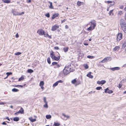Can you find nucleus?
Wrapping results in <instances>:
<instances>
[{"instance_id": "nucleus-1", "label": "nucleus", "mask_w": 126, "mask_h": 126, "mask_svg": "<svg viewBox=\"0 0 126 126\" xmlns=\"http://www.w3.org/2000/svg\"><path fill=\"white\" fill-rule=\"evenodd\" d=\"M12 12L13 14V15L15 16L21 15L24 14V12H22L21 13H19L15 9H12Z\"/></svg>"}, {"instance_id": "nucleus-2", "label": "nucleus", "mask_w": 126, "mask_h": 126, "mask_svg": "<svg viewBox=\"0 0 126 126\" xmlns=\"http://www.w3.org/2000/svg\"><path fill=\"white\" fill-rule=\"evenodd\" d=\"M90 23H91L90 25V26L93 29H94L96 26L95 22L94 20H93L91 21Z\"/></svg>"}, {"instance_id": "nucleus-3", "label": "nucleus", "mask_w": 126, "mask_h": 126, "mask_svg": "<svg viewBox=\"0 0 126 126\" xmlns=\"http://www.w3.org/2000/svg\"><path fill=\"white\" fill-rule=\"evenodd\" d=\"M111 59V58L110 57H108L106 58H105L103 59L101 62L102 63H104L105 62H107L108 61L110 60Z\"/></svg>"}, {"instance_id": "nucleus-4", "label": "nucleus", "mask_w": 126, "mask_h": 126, "mask_svg": "<svg viewBox=\"0 0 126 126\" xmlns=\"http://www.w3.org/2000/svg\"><path fill=\"white\" fill-rule=\"evenodd\" d=\"M120 24L121 27L126 25V24L125 20L123 19H121L120 21Z\"/></svg>"}, {"instance_id": "nucleus-5", "label": "nucleus", "mask_w": 126, "mask_h": 126, "mask_svg": "<svg viewBox=\"0 0 126 126\" xmlns=\"http://www.w3.org/2000/svg\"><path fill=\"white\" fill-rule=\"evenodd\" d=\"M44 32V31L41 29L38 30L37 32V33L40 35H43Z\"/></svg>"}, {"instance_id": "nucleus-6", "label": "nucleus", "mask_w": 126, "mask_h": 126, "mask_svg": "<svg viewBox=\"0 0 126 126\" xmlns=\"http://www.w3.org/2000/svg\"><path fill=\"white\" fill-rule=\"evenodd\" d=\"M24 113V110L23 108L21 107L20 108V110H19L18 111L16 112L15 113V115H18L19 113L23 114Z\"/></svg>"}, {"instance_id": "nucleus-7", "label": "nucleus", "mask_w": 126, "mask_h": 126, "mask_svg": "<svg viewBox=\"0 0 126 126\" xmlns=\"http://www.w3.org/2000/svg\"><path fill=\"white\" fill-rule=\"evenodd\" d=\"M78 55L79 57L81 59L84 56V54L82 52V51L80 50L78 51Z\"/></svg>"}, {"instance_id": "nucleus-8", "label": "nucleus", "mask_w": 126, "mask_h": 126, "mask_svg": "<svg viewBox=\"0 0 126 126\" xmlns=\"http://www.w3.org/2000/svg\"><path fill=\"white\" fill-rule=\"evenodd\" d=\"M122 34L121 33H119L118 34L117 36V40L119 41L122 38Z\"/></svg>"}, {"instance_id": "nucleus-9", "label": "nucleus", "mask_w": 126, "mask_h": 126, "mask_svg": "<svg viewBox=\"0 0 126 126\" xmlns=\"http://www.w3.org/2000/svg\"><path fill=\"white\" fill-rule=\"evenodd\" d=\"M104 92L109 94H111L113 93V91H112L109 90L108 88H107L106 89H105Z\"/></svg>"}, {"instance_id": "nucleus-10", "label": "nucleus", "mask_w": 126, "mask_h": 126, "mask_svg": "<svg viewBox=\"0 0 126 126\" xmlns=\"http://www.w3.org/2000/svg\"><path fill=\"white\" fill-rule=\"evenodd\" d=\"M59 28V26L57 25H55L53 26L51 29L52 31H54Z\"/></svg>"}, {"instance_id": "nucleus-11", "label": "nucleus", "mask_w": 126, "mask_h": 126, "mask_svg": "<svg viewBox=\"0 0 126 126\" xmlns=\"http://www.w3.org/2000/svg\"><path fill=\"white\" fill-rule=\"evenodd\" d=\"M106 82V81L105 80H103L101 81H97V83L99 84H102V85L105 84Z\"/></svg>"}, {"instance_id": "nucleus-12", "label": "nucleus", "mask_w": 126, "mask_h": 126, "mask_svg": "<svg viewBox=\"0 0 126 126\" xmlns=\"http://www.w3.org/2000/svg\"><path fill=\"white\" fill-rule=\"evenodd\" d=\"M70 67V65H68L67 66H66L65 67V68L66 69V70L69 72V73L71 72L72 71Z\"/></svg>"}, {"instance_id": "nucleus-13", "label": "nucleus", "mask_w": 126, "mask_h": 126, "mask_svg": "<svg viewBox=\"0 0 126 126\" xmlns=\"http://www.w3.org/2000/svg\"><path fill=\"white\" fill-rule=\"evenodd\" d=\"M44 85V83L43 81H41L40 82L39 85L41 87V88L43 90L44 89V87H43Z\"/></svg>"}, {"instance_id": "nucleus-14", "label": "nucleus", "mask_w": 126, "mask_h": 126, "mask_svg": "<svg viewBox=\"0 0 126 126\" xmlns=\"http://www.w3.org/2000/svg\"><path fill=\"white\" fill-rule=\"evenodd\" d=\"M120 68L119 67H115L114 68H110V69L112 71L119 70Z\"/></svg>"}, {"instance_id": "nucleus-15", "label": "nucleus", "mask_w": 126, "mask_h": 126, "mask_svg": "<svg viewBox=\"0 0 126 126\" xmlns=\"http://www.w3.org/2000/svg\"><path fill=\"white\" fill-rule=\"evenodd\" d=\"M59 15V14L58 13H55L54 15H53L52 17V19H54V18L58 16Z\"/></svg>"}, {"instance_id": "nucleus-16", "label": "nucleus", "mask_w": 126, "mask_h": 126, "mask_svg": "<svg viewBox=\"0 0 126 126\" xmlns=\"http://www.w3.org/2000/svg\"><path fill=\"white\" fill-rule=\"evenodd\" d=\"M63 73L65 75H66L69 73V72L67 71L65 68L63 70Z\"/></svg>"}, {"instance_id": "nucleus-17", "label": "nucleus", "mask_w": 126, "mask_h": 126, "mask_svg": "<svg viewBox=\"0 0 126 126\" xmlns=\"http://www.w3.org/2000/svg\"><path fill=\"white\" fill-rule=\"evenodd\" d=\"M29 119L32 122H34L36 121V119H33L32 117L29 118Z\"/></svg>"}, {"instance_id": "nucleus-18", "label": "nucleus", "mask_w": 126, "mask_h": 126, "mask_svg": "<svg viewBox=\"0 0 126 126\" xmlns=\"http://www.w3.org/2000/svg\"><path fill=\"white\" fill-rule=\"evenodd\" d=\"M120 48V47L119 46H116L113 49V51H118L119 49Z\"/></svg>"}, {"instance_id": "nucleus-19", "label": "nucleus", "mask_w": 126, "mask_h": 126, "mask_svg": "<svg viewBox=\"0 0 126 126\" xmlns=\"http://www.w3.org/2000/svg\"><path fill=\"white\" fill-rule=\"evenodd\" d=\"M43 35H44V37H48L49 38H50V39H51V36L49 35L47 33H45V32L44 33Z\"/></svg>"}, {"instance_id": "nucleus-20", "label": "nucleus", "mask_w": 126, "mask_h": 126, "mask_svg": "<svg viewBox=\"0 0 126 126\" xmlns=\"http://www.w3.org/2000/svg\"><path fill=\"white\" fill-rule=\"evenodd\" d=\"M92 73L91 72H90L87 75V76L89 78L92 79L93 78V75H91Z\"/></svg>"}, {"instance_id": "nucleus-21", "label": "nucleus", "mask_w": 126, "mask_h": 126, "mask_svg": "<svg viewBox=\"0 0 126 126\" xmlns=\"http://www.w3.org/2000/svg\"><path fill=\"white\" fill-rule=\"evenodd\" d=\"M48 3L50 4V5L49 6V8L51 9H53V7L52 5V3L49 1L48 2Z\"/></svg>"}, {"instance_id": "nucleus-22", "label": "nucleus", "mask_w": 126, "mask_h": 126, "mask_svg": "<svg viewBox=\"0 0 126 126\" xmlns=\"http://www.w3.org/2000/svg\"><path fill=\"white\" fill-rule=\"evenodd\" d=\"M121 28L124 32L126 33V25L121 27Z\"/></svg>"}, {"instance_id": "nucleus-23", "label": "nucleus", "mask_w": 126, "mask_h": 126, "mask_svg": "<svg viewBox=\"0 0 126 126\" xmlns=\"http://www.w3.org/2000/svg\"><path fill=\"white\" fill-rule=\"evenodd\" d=\"M68 47H64L63 48V49L64 52H67L68 50Z\"/></svg>"}, {"instance_id": "nucleus-24", "label": "nucleus", "mask_w": 126, "mask_h": 126, "mask_svg": "<svg viewBox=\"0 0 126 126\" xmlns=\"http://www.w3.org/2000/svg\"><path fill=\"white\" fill-rule=\"evenodd\" d=\"M19 118L18 117H15L13 118V120L14 121H19Z\"/></svg>"}, {"instance_id": "nucleus-25", "label": "nucleus", "mask_w": 126, "mask_h": 126, "mask_svg": "<svg viewBox=\"0 0 126 126\" xmlns=\"http://www.w3.org/2000/svg\"><path fill=\"white\" fill-rule=\"evenodd\" d=\"M2 1L6 3H8L11 2V1L10 0H2Z\"/></svg>"}, {"instance_id": "nucleus-26", "label": "nucleus", "mask_w": 126, "mask_h": 126, "mask_svg": "<svg viewBox=\"0 0 126 126\" xmlns=\"http://www.w3.org/2000/svg\"><path fill=\"white\" fill-rule=\"evenodd\" d=\"M60 59V57L58 56V57H56L55 56L54 58L53 59V60H55L58 61Z\"/></svg>"}, {"instance_id": "nucleus-27", "label": "nucleus", "mask_w": 126, "mask_h": 126, "mask_svg": "<svg viewBox=\"0 0 126 126\" xmlns=\"http://www.w3.org/2000/svg\"><path fill=\"white\" fill-rule=\"evenodd\" d=\"M113 10H111L109 11V14L111 16V15H113Z\"/></svg>"}, {"instance_id": "nucleus-28", "label": "nucleus", "mask_w": 126, "mask_h": 126, "mask_svg": "<svg viewBox=\"0 0 126 126\" xmlns=\"http://www.w3.org/2000/svg\"><path fill=\"white\" fill-rule=\"evenodd\" d=\"M53 125L54 126H60V124L58 123L54 122Z\"/></svg>"}, {"instance_id": "nucleus-29", "label": "nucleus", "mask_w": 126, "mask_h": 126, "mask_svg": "<svg viewBox=\"0 0 126 126\" xmlns=\"http://www.w3.org/2000/svg\"><path fill=\"white\" fill-rule=\"evenodd\" d=\"M107 2L108 3H112V5H114L115 3V2L114 1H107Z\"/></svg>"}, {"instance_id": "nucleus-30", "label": "nucleus", "mask_w": 126, "mask_h": 126, "mask_svg": "<svg viewBox=\"0 0 126 126\" xmlns=\"http://www.w3.org/2000/svg\"><path fill=\"white\" fill-rule=\"evenodd\" d=\"M83 3V2H81L80 1H78L77 3V4L78 6H80L81 5V4Z\"/></svg>"}, {"instance_id": "nucleus-31", "label": "nucleus", "mask_w": 126, "mask_h": 126, "mask_svg": "<svg viewBox=\"0 0 126 126\" xmlns=\"http://www.w3.org/2000/svg\"><path fill=\"white\" fill-rule=\"evenodd\" d=\"M46 117L47 119H48L51 118V116L50 115H46Z\"/></svg>"}, {"instance_id": "nucleus-32", "label": "nucleus", "mask_w": 126, "mask_h": 126, "mask_svg": "<svg viewBox=\"0 0 126 126\" xmlns=\"http://www.w3.org/2000/svg\"><path fill=\"white\" fill-rule=\"evenodd\" d=\"M58 82L57 81L53 84V87H55L58 85Z\"/></svg>"}, {"instance_id": "nucleus-33", "label": "nucleus", "mask_w": 126, "mask_h": 126, "mask_svg": "<svg viewBox=\"0 0 126 126\" xmlns=\"http://www.w3.org/2000/svg\"><path fill=\"white\" fill-rule=\"evenodd\" d=\"M27 72L29 73H32L33 72V71L31 69H28V70Z\"/></svg>"}, {"instance_id": "nucleus-34", "label": "nucleus", "mask_w": 126, "mask_h": 126, "mask_svg": "<svg viewBox=\"0 0 126 126\" xmlns=\"http://www.w3.org/2000/svg\"><path fill=\"white\" fill-rule=\"evenodd\" d=\"M14 86L15 87H23V85H16Z\"/></svg>"}, {"instance_id": "nucleus-35", "label": "nucleus", "mask_w": 126, "mask_h": 126, "mask_svg": "<svg viewBox=\"0 0 126 126\" xmlns=\"http://www.w3.org/2000/svg\"><path fill=\"white\" fill-rule=\"evenodd\" d=\"M93 30V29L91 26H90L87 29V30L88 31H91Z\"/></svg>"}, {"instance_id": "nucleus-36", "label": "nucleus", "mask_w": 126, "mask_h": 126, "mask_svg": "<svg viewBox=\"0 0 126 126\" xmlns=\"http://www.w3.org/2000/svg\"><path fill=\"white\" fill-rule=\"evenodd\" d=\"M12 91L14 92H17L18 91V90L15 88H14L12 89Z\"/></svg>"}, {"instance_id": "nucleus-37", "label": "nucleus", "mask_w": 126, "mask_h": 126, "mask_svg": "<svg viewBox=\"0 0 126 126\" xmlns=\"http://www.w3.org/2000/svg\"><path fill=\"white\" fill-rule=\"evenodd\" d=\"M21 54V53L19 52H17L15 53V55H19Z\"/></svg>"}, {"instance_id": "nucleus-38", "label": "nucleus", "mask_w": 126, "mask_h": 126, "mask_svg": "<svg viewBox=\"0 0 126 126\" xmlns=\"http://www.w3.org/2000/svg\"><path fill=\"white\" fill-rule=\"evenodd\" d=\"M76 82V79H74V80H72L71 82L72 83L74 84Z\"/></svg>"}, {"instance_id": "nucleus-39", "label": "nucleus", "mask_w": 126, "mask_h": 126, "mask_svg": "<svg viewBox=\"0 0 126 126\" xmlns=\"http://www.w3.org/2000/svg\"><path fill=\"white\" fill-rule=\"evenodd\" d=\"M84 66L85 68L86 69H87L88 68V65L86 64H84L83 65Z\"/></svg>"}, {"instance_id": "nucleus-40", "label": "nucleus", "mask_w": 126, "mask_h": 126, "mask_svg": "<svg viewBox=\"0 0 126 126\" xmlns=\"http://www.w3.org/2000/svg\"><path fill=\"white\" fill-rule=\"evenodd\" d=\"M47 61L48 63H49V64L51 62H50V58L49 57H48L47 58Z\"/></svg>"}, {"instance_id": "nucleus-41", "label": "nucleus", "mask_w": 126, "mask_h": 126, "mask_svg": "<svg viewBox=\"0 0 126 126\" xmlns=\"http://www.w3.org/2000/svg\"><path fill=\"white\" fill-rule=\"evenodd\" d=\"M87 57L89 59H92L94 58V57L90 56H87Z\"/></svg>"}, {"instance_id": "nucleus-42", "label": "nucleus", "mask_w": 126, "mask_h": 126, "mask_svg": "<svg viewBox=\"0 0 126 126\" xmlns=\"http://www.w3.org/2000/svg\"><path fill=\"white\" fill-rule=\"evenodd\" d=\"M63 115L65 117H66L67 118H68L70 117L69 116H67L65 115V114L64 113L63 114Z\"/></svg>"}, {"instance_id": "nucleus-43", "label": "nucleus", "mask_w": 126, "mask_h": 126, "mask_svg": "<svg viewBox=\"0 0 126 126\" xmlns=\"http://www.w3.org/2000/svg\"><path fill=\"white\" fill-rule=\"evenodd\" d=\"M45 104L44 105V107L45 108H47L48 107V106L47 105V103H45Z\"/></svg>"}, {"instance_id": "nucleus-44", "label": "nucleus", "mask_w": 126, "mask_h": 126, "mask_svg": "<svg viewBox=\"0 0 126 126\" xmlns=\"http://www.w3.org/2000/svg\"><path fill=\"white\" fill-rule=\"evenodd\" d=\"M6 74L7 75V76H8L9 75L12 74V73L11 72H7Z\"/></svg>"}, {"instance_id": "nucleus-45", "label": "nucleus", "mask_w": 126, "mask_h": 126, "mask_svg": "<svg viewBox=\"0 0 126 126\" xmlns=\"http://www.w3.org/2000/svg\"><path fill=\"white\" fill-rule=\"evenodd\" d=\"M24 79V77H21V78H19L18 79V81H20Z\"/></svg>"}, {"instance_id": "nucleus-46", "label": "nucleus", "mask_w": 126, "mask_h": 126, "mask_svg": "<svg viewBox=\"0 0 126 126\" xmlns=\"http://www.w3.org/2000/svg\"><path fill=\"white\" fill-rule=\"evenodd\" d=\"M126 81V79H123L121 81V82H124Z\"/></svg>"}, {"instance_id": "nucleus-47", "label": "nucleus", "mask_w": 126, "mask_h": 126, "mask_svg": "<svg viewBox=\"0 0 126 126\" xmlns=\"http://www.w3.org/2000/svg\"><path fill=\"white\" fill-rule=\"evenodd\" d=\"M45 16L47 17H50V15L49 13L46 14Z\"/></svg>"}, {"instance_id": "nucleus-48", "label": "nucleus", "mask_w": 126, "mask_h": 126, "mask_svg": "<svg viewBox=\"0 0 126 126\" xmlns=\"http://www.w3.org/2000/svg\"><path fill=\"white\" fill-rule=\"evenodd\" d=\"M44 102L45 103H47V101L46 100V98L45 97H44Z\"/></svg>"}, {"instance_id": "nucleus-49", "label": "nucleus", "mask_w": 126, "mask_h": 126, "mask_svg": "<svg viewBox=\"0 0 126 126\" xmlns=\"http://www.w3.org/2000/svg\"><path fill=\"white\" fill-rule=\"evenodd\" d=\"M102 89V87H96V89L97 90H100Z\"/></svg>"}, {"instance_id": "nucleus-50", "label": "nucleus", "mask_w": 126, "mask_h": 126, "mask_svg": "<svg viewBox=\"0 0 126 126\" xmlns=\"http://www.w3.org/2000/svg\"><path fill=\"white\" fill-rule=\"evenodd\" d=\"M6 104L4 102H0V105H3Z\"/></svg>"}, {"instance_id": "nucleus-51", "label": "nucleus", "mask_w": 126, "mask_h": 126, "mask_svg": "<svg viewBox=\"0 0 126 126\" xmlns=\"http://www.w3.org/2000/svg\"><path fill=\"white\" fill-rule=\"evenodd\" d=\"M57 63L56 62H53L52 63V64L53 65L57 64Z\"/></svg>"}, {"instance_id": "nucleus-52", "label": "nucleus", "mask_w": 126, "mask_h": 126, "mask_svg": "<svg viewBox=\"0 0 126 126\" xmlns=\"http://www.w3.org/2000/svg\"><path fill=\"white\" fill-rule=\"evenodd\" d=\"M57 81L58 82V83H62L63 82V81L61 80H60L58 81Z\"/></svg>"}, {"instance_id": "nucleus-53", "label": "nucleus", "mask_w": 126, "mask_h": 126, "mask_svg": "<svg viewBox=\"0 0 126 126\" xmlns=\"http://www.w3.org/2000/svg\"><path fill=\"white\" fill-rule=\"evenodd\" d=\"M122 86V85L121 84L119 83V84L118 87L119 88H121Z\"/></svg>"}, {"instance_id": "nucleus-54", "label": "nucleus", "mask_w": 126, "mask_h": 126, "mask_svg": "<svg viewBox=\"0 0 126 126\" xmlns=\"http://www.w3.org/2000/svg\"><path fill=\"white\" fill-rule=\"evenodd\" d=\"M54 48L56 50H58L59 49V48L58 47H54Z\"/></svg>"}, {"instance_id": "nucleus-55", "label": "nucleus", "mask_w": 126, "mask_h": 126, "mask_svg": "<svg viewBox=\"0 0 126 126\" xmlns=\"http://www.w3.org/2000/svg\"><path fill=\"white\" fill-rule=\"evenodd\" d=\"M50 57L52 58L53 59L54 58V57H55V56L54 55H50Z\"/></svg>"}, {"instance_id": "nucleus-56", "label": "nucleus", "mask_w": 126, "mask_h": 126, "mask_svg": "<svg viewBox=\"0 0 126 126\" xmlns=\"http://www.w3.org/2000/svg\"><path fill=\"white\" fill-rule=\"evenodd\" d=\"M94 93V91H91L89 93V94H93Z\"/></svg>"}, {"instance_id": "nucleus-57", "label": "nucleus", "mask_w": 126, "mask_h": 126, "mask_svg": "<svg viewBox=\"0 0 126 126\" xmlns=\"http://www.w3.org/2000/svg\"><path fill=\"white\" fill-rule=\"evenodd\" d=\"M15 36H16V37L17 38H18L19 37V35H18V33H17L16 34V35Z\"/></svg>"}, {"instance_id": "nucleus-58", "label": "nucleus", "mask_w": 126, "mask_h": 126, "mask_svg": "<svg viewBox=\"0 0 126 126\" xmlns=\"http://www.w3.org/2000/svg\"><path fill=\"white\" fill-rule=\"evenodd\" d=\"M2 124L3 125H6L7 124V123H5V122H3L2 123Z\"/></svg>"}, {"instance_id": "nucleus-59", "label": "nucleus", "mask_w": 126, "mask_h": 126, "mask_svg": "<svg viewBox=\"0 0 126 126\" xmlns=\"http://www.w3.org/2000/svg\"><path fill=\"white\" fill-rule=\"evenodd\" d=\"M66 20H65V19H64L63 20H62V21H61L62 23H63V22H65V21Z\"/></svg>"}, {"instance_id": "nucleus-60", "label": "nucleus", "mask_w": 126, "mask_h": 126, "mask_svg": "<svg viewBox=\"0 0 126 126\" xmlns=\"http://www.w3.org/2000/svg\"><path fill=\"white\" fill-rule=\"evenodd\" d=\"M119 13L120 15H122V11H119Z\"/></svg>"}, {"instance_id": "nucleus-61", "label": "nucleus", "mask_w": 126, "mask_h": 126, "mask_svg": "<svg viewBox=\"0 0 126 126\" xmlns=\"http://www.w3.org/2000/svg\"><path fill=\"white\" fill-rule=\"evenodd\" d=\"M54 55L53 52V51H52V52L50 53V55Z\"/></svg>"}, {"instance_id": "nucleus-62", "label": "nucleus", "mask_w": 126, "mask_h": 126, "mask_svg": "<svg viewBox=\"0 0 126 126\" xmlns=\"http://www.w3.org/2000/svg\"><path fill=\"white\" fill-rule=\"evenodd\" d=\"M65 28L66 29H67L68 28V27L67 25H66L65 26Z\"/></svg>"}, {"instance_id": "nucleus-63", "label": "nucleus", "mask_w": 126, "mask_h": 126, "mask_svg": "<svg viewBox=\"0 0 126 126\" xmlns=\"http://www.w3.org/2000/svg\"><path fill=\"white\" fill-rule=\"evenodd\" d=\"M27 1L28 3H30L31 2V0H28Z\"/></svg>"}, {"instance_id": "nucleus-64", "label": "nucleus", "mask_w": 126, "mask_h": 126, "mask_svg": "<svg viewBox=\"0 0 126 126\" xmlns=\"http://www.w3.org/2000/svg\"><path fill=\"white\" fill-rule=\"evenodd\" d=\"M125 19L126 20V13H125Z\"/></svg>"}]
</instances>
